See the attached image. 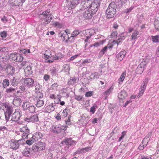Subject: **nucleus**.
<instances>
[{
	"mask_svg": "<svg viewBox=\"0 0 159 159\" xmlns=\"http://www.w3.org/2000/svg\"><path fill=\"white\" fill-rule=\"evenodd\" d=\"M6 111L5 112V116L6 122L8 121L11 117V120L15 122L17 121L20 119L22 116V111L20 110H16L15 111L12 113L13 112L12 108L8 106H5Z\"/></svg>",
	"mask_w": 159,
	"mask_h": 159,
	"instance_id": "1",
	"label": "nucleus"
},
{
	"mask_svg": "<svg viewBox=\"0 0 159 159\" xmlns=\"http://www.w3.org/2000/svg\"><path fill=\"white\" fill-rule=\"evenodd\" d=\"M117 5L114 2H112L109 5L106 11L107 17L110 18L114 17L116 13Z\"/></svg>",
	"mask_w": 159,
	"mask_h": 159,
	"instance_id": "2",
	"label": "nucleus"
},
{
	"mask_svg": "<svg viewBox=\"0 0 159 159\" xmlns=\"http://www.w3.org/2000/svg\"><path fill=\"white\" fill-rule=\"evenodd\" d=\"M49 10H47L40 14V17L43 20H44V22L43 23V25L47 24L50 22L53 18V16L51 13H49Z\"/></svg>",
	"mask_w": 159,
	"mask_h": 159,
	"instance_id": "3",
	"label": "nucleus"
},
{
	"mask_svg": "<svg viewBox=\"0 0 159 159\" xmlns=\"http://www.w3.org/2000/svg\"><path fill=\"white\" fill-rule=\"evenodd\" d=\"M25 143V140L22 139L16 141L12 140L10 142V147L12 149L16 150L18 148L20 145H23Z\"/></svg>",
	"mask_w": 159,
	"mask_h": 159,
	"instance_id": "4",
	"label": "nucleus"
},
{
	"mask_svg": "<svg viewBox=\"0 0 159 159\" xmlns=\"http://www.w3.org/2000/svg\"><path fill=\"white\" fill-rule=\"evenodd\" d=\"M100 0H94L91 3L90 7L88 9L92 14H95L98 10V7L99 6Z\"/></svg>",
	"mask_w": 159,
	"mask_h": 159,
	"instance_id": "5",
	"label": "nucleus"
},
{
	"mask_svg": "<svg viewBox=\"0 0 159 159\" xmlns=\"http://www.w3.org/2000/svg\"><path fill=\"white\" fill-rule=\"evenodd\" d=\"M22 106L24 110L28 111L30 113H33L35 111L34 106L28 102L24 103Z\"/></svg>",
	"mask_w": 159,
	"mask_h": 159,
	"instance_id": "6",
	"label": "nucleus"
},
{
	"mask_svg": "<svg viewBox=\"0 0 159 159\" xmlns=\"http://www.w3.org/2000/svg\"><path fill=\"white\" fill-rule=\"evenodd\" d=\"M61 143L64 145H66L65 148L68 149L69 146L73 145L75 144V141L72 140L71 138L67 139H65L61 142Z\"/></svg>",
	"mask_w": 159,
	"mask_h": 159,
	"instance_id": "7",
	"label": "nucleus"
},
{
	"mask_svg": "<svg viewBox=\"0 0 159 159\" xmlns=\"http://www.w3.org/2000/svg\"><path fill=\"white\" fill-rule=\"evenodd\" d=\"M148 82V79H145L143 82V84L140 88L139 92L138 95V97L139 98L142 96L146 89V87Z\"/></svg>",
	"mask_w": 159,
	"mask_h": 159,
	"instance_id": "8",
	"label": "nucleus"
},
{
	"mask_svg": "<svg viewBox=\"0 0 159 159\" xmlns=\"http://www.w3.org/2000/svg\"><path fill=\"white\" fill-rule=\"evenodd\" d=\"M20 131L23 132L22 135V139L25 140V139H27L28 136L29 134L30 131L27 127L24 126L22 128H20Z\"/></svg>",
	"mask_w": 159,
	"mask_h": 159,
	"instance_id": "9",
	"label": "nucleus"
},
{
	"mask_svg": "<svg viewBox=\"0 0 159 159\" xmlns=\"http://www.w3.org/2000/svg\"><path fill=\"white\" fill-rule=\"evenodd\" d=\"M24 85L25 86L29 88L32 87L33 86L34 80L30 78H27L24 79Z\"/></svg>",
	"mask_w": 159,
	"mask_h": 159,
	"instance_id": "10",
	"label": "nucleus"
},
{
	"mask_svg": "<svg viewBox=\"0 0 159 159\" xmlns=\"http://www.w3.org/2000/svg\"><path fill=\"white\" fill-rule=\"evenodd\" d=\"M11 57H12V60L16 62L22 61L23 58L21 54L17 53L11 54Z\"/></svg>",
	"mask_w": 159,
	"mask_h": 159,
	"instance_id": "11",
	"label": "nucleus"
},
{
	"mask_svg": "<svg viewBox=\"0 0 159 159\" xmlns=\"http://www.w3.org/2000/svg\"><path fill=\"white\" fill-rule=\"evenodd\" d=\"M25 0H9V2L11 5L15 6H20L22 5Z\"/></svg>",
	"mask_w": 159,
	"mask_h": 159,
	"instance_id": "12",
	"label": "nucleus"
},
{
	"mask_svg": "<svg viewBox=\"0 0 159 159\" xmlns=\"http://www.w3.org/2000/svg\"><path fill=\"white\" fill-rule=\"evenodd\" d=\"M52 129L54 133L59 134L61 132V125L59 124L56 125H53L52 127Z\"/></svg>",
	"mask_w": 159,
	"mask_h": 159,
	"instance_id": "13",
	"label": "nucleus"
},
{
	"mask_svg": "<svg viewBox=\"0 0 159 159\" xmlns=\"http://www.w3.org/2000/svg\"><path fill=\"white\" fill-rule=\"evenodd\" d=\"M84 32L85 33L83 32V34H85L86 35H87L86 36L87 39L90 38L91 36L93 35L94 33V30L92 29L87 30Z\"/></svg>",
	"mask_w": 159,
	"mask_h": 159,
	"instance_id": "14",
	"label": "nucleus"
},
{
	"mask_svg": "<svg viewBox=\"0 0 159 159\" xmlns=\"http://www.w3.org/2000/svg\"><path fill=\"white\" fill-rule=\"evenodd\" d=\"M6 70L7 73L8 74L12 75L15 72V69L11 65H7L6 67Z\"/></svg>",
	"mask_w": 159,
	"mask_h": 159,
	"instance_id": "15",
	"label": "nucleus"
},
{
	"mask_svg": "<svg viewBox=\"0 0 159 159\" xmlns=\"http://www.w3.org/2000/svg\"><path fill=\"white\" fill-rule=\"evenodd\" d=\"M21 102V99L18 97H15L13 101V104L17 107L20 105Z\"/></svg>",
	"mask_w": 159,
	"mask_h": 159,
	"instance_id": "16",
	"label": "nucleus"
},
{
	"mask_svg": "<svg viewBox=\"0 0 159 159\" xmlns=\"http://www.w3.org/2000/svg\"><path fill=\"white\" fill-rule=\"evenodd\" d=\"M55 106L56 103H51L46 107L47 111L48 112H50L52 111H53L55 109Z\"/></svg>",
	"mask_w": 159,
	"mask_h": 159,
	"instance_id": "17",
	"label": "nucleus"
},
{
	"mask_svg": "<svg viewBox=\"0 0 159 159\" xmlns=\"http://www.w3.org/2000/svg\"><path fill=\"white\" fill-rule=\"evenodd\" d=\"M43 136V134L40 132H36L34 135H33V138L36 141H38Z\"/></svg>",
	"mask_w": 159,
	"mask_h": 159,
	"instance_id": "18",
	"label": "nucleus"
},
{
	"mask_svg": "<svg viewBox=\"0 0 159 159\" xmlns=\"http://www.w3.org/2000/svg\"><path fill=\"white\" fill-rule=\"evenodd\" d=\"M91 2L89 0H87V1H82L81 2V3L82 5L84 7V8H89L90 6V5L91 4Z\"/></svg>",
	"mask_w": 159,
	"mask_h": 159,
	"instance_id": "19",
	"label": "nucleus"
},
{
	"mask_svg": "<svg viewBox=\"0 0 159 159\" xmlns=\"http://www.w3.org/2000/svg\"><path fill=\"white\" fill-rule=\"evenodd\" d=\"M92 13H90L89 10H87L84 12L83 16L85 18L90 19L92 18Z\"/></svg>",
	"mask_w": 159,
	"mask_h": 159,
	"instance_id": "20",
	"label": "nucleus"
},
{
	"mask_svg": "<svg viewBox=\"0 0 159 159\" xmlns=\"http://www.w3.org/2000/svg\"><path fill=\"white\" fill-rule=\"evenodd\" d=\"M82 0H72L71 1V5H70V8L71 9H73L75 7L76 5H78L79 3L81 2Z\"/></svg>",
	"mask_w": 159,
	"mask_h": 159,
	"instance_id": "21",
	"label": "nucleus"
},
{
	"mask_svg": "<svg viewBox=\"0 0 159 159\" xmlns=\"http://www.w3.org/2000/svg\"><path fill=\"white\" fill-rule=\"evenodd\" d=\"M39 151H42L45 148V144L43 142H38L36 144Z\"/></svg>",
	"mask_w": 159,
	"mask_h": 159,
	"instance_id": "22",
	"label": "nucleus"
},
{
	"mask_svg": "<svg viewBox=\"0 0 159 159\" xmlns=\"http://www.w3.org/2000/svg\"><path fill=\"white\" fill-rule=\"evenodd\" d=\"M24 71L26 74L30 75L32 74V70L31 66L29 65L24 69Z\"/></svg>",
	"mask_w": 159,
	"mask_h": 159,
	"instance_id": "23",
	"label": "nucleus"
},
{
	"mask_svg": "<svg viewBox=\"0 0 159 159\" xmlns=\"http://www.w3.org/2000/svg\"><path fill=\"white\" fill-rule=\"evenodd\" d=\"M30 151H31V149L30 148H26L23 152V154L24 156L29 157L30 154Z\"/></svg>",
	"mask_w": 159,
	"mask_h": 159,
	"instance_id": "24",
	"label": "nucleus"
},
{
	"mask_svg": "<svg viewBox=\"0 0 159 159\" xmlns=\"http://www.w3.org/2000/svg\"><path fill=\"white\" fill-rule=\"evenodd\" d=\"M11 84L13 86L16 85L19 82L17 79L15 77H13L12 79L10 80Z\"/></svg>",
	"mask_w": 159,
	"mask_h": 159,
	"instance_id": "25",
	"label": "nucleus"
},
{
	"mask_svg": "<svg viewBox=\"0 0 159 159\" xmlns=\"http://www.w3.org/2000/svg\"><path fill=\"white\" fill-rule=\"evenodd\" d=\"M139 32L137 30L134 31L131 35V39L132 40H135L137 39V38L139 37L138 35L139 34Z\"/></svg>",
	"mask_w": 159,
	"mask_h": 159,
	"instance_id": "26",
	"label": "nucleus"
},
{
	"mask_svg": "<svg viewBox=\"0 0 159 159\" xmlns=\"http://www.w3.org/2000/svg\"><path fill=\"white\" fill-rule=\"evenodd\" d=\"M144 70V67L142 66L141 65H140L138 66L136 69V73L138 74H140L143 73Z\"/></svg>",
	"mask_w": 159,
	"mask_h": 159,
	"instance_id": "27",
	"label": "nucleus"
},
{
	"mask_svg": "<svg viewBox=\"0 0 159 159\" xmlns=\"http://www.w3.org/2000/svg\"><path fill=\"white\" fill-rule=\"evenodd\" d=\"M107 48L108 47L105 46L99 52L98 56V57L99 58H101L105 53L107 52Z\"/></svg>",
	"mask_w": 159,
	"mask_h": 159,
	"instance_id": "28",
	"label": "nucleus"
},
{
	"mask_svg": "<svg viewBox=\"0 0 159 159\" xmlns=\"http://www.w3.org/2000/svg\"><path fill=\"white\" fill-rule=\"evenodd\" d=\"M126 71H125L122 73L119 79L118 83L120 84H121L125 77V76L126 75Z\"/></svg>",
	"mask_w": 159,
	"mask_h": 159,
	"instance_id": "29",
	"label": "nucleus"
},
{
	"mask_svg": "<svg viewBox=\"0 0 159 159\" xmlns=\"http://www.w3.org/2000/svg\"><path fill=\"white\" fill-rule=\"evenodd\" d=\"M76 79L75 77L71 78L68 81V84L69 85H75L76 82Z\"/></svg>",
	"mask_w": 159,
	"mask_h": 159,
	"instance_id": "30",
	"label": "nucleus"
},
{
	"mask_svg": "<svg viewBox=\"0 0 159 159\" xmlns=\"http://www.w3.org/2000/svg\"><path fill=\"white\" fill-rule=\"evenodd\" d=\"M80 34L78 30H74L73 32L71 34V36L69 38V39H74V37Z\"/></svg>",
	"mask_w": 159,
	"mask_h": 159,
	"instance_id": "31",
	"label": "nucleus"
},
{
	"mask_svg": "<svg viewBox=\"0 0 159 159\" xmlns=\"http://www.w3.org/2000/svg\"><path fill=\"white\" fill-rule=\"evenodd\" d=\"M44 104V101L43 100L38 99L36 102V106L37 107H42Z\"/></svg>",
	"mask_w": 159,
	"mask_h": 159,
	"instance_id": "32",
	"label": "nucleus"
},
{
	"mask_svg": "<svg viewBox=\"0 0 159 159\" xmlns=\"http://www.w3.org/2000/svg\"><path fill=\"white\" fill-rule=\"evenodd\" d=\"M8 48L6 47H0V60H1V54L2 52H4L7 51Z\"/></svg>",
	"mask_w": 159,
	"mask_h": 159,
	"instance_id": "33",
	"label": "nucleus"
},
{
	"mask_svg": "<svg viewBox=\"0 0 159 159\" xmlns=\"http://www.w3.org/2000/svg\"><path fill=\"white\" fill-rule=\"evenodd\" d=\"M31 122H37L38 121V117L37 115H34L30 116Z\"/></svg>",
	"mask_w": 159,
	"mask_h": 159,
	"instance_id": "34",
	"label": "nucleus"
},
{
	"mask_svg": "<svg viewBox=\"0 0 159 159\" xmlns=\"http://www.w3.org/2000/svg\"><path fill=\"white\" fill-rule=\"evenodd\" d=\"M16 89L12 87H10L6 89V92L7 93H14L16 91Z\"/></svg>",
	"mask_w": 159,
	"mask_h": 159,
	"instance_id": "35",
	"label": "nucleus"
},
{
	"mask_svg": "<svg viewBox=\"0 0 159 159\" xmlns=\"http://www.w3.org/2000/svg\"><path fill=\"white\" fill-rule=\"evenodd\" d=\"M151 38L153 43L159 42V35H157L155 36H152Z\"/></svg>",
	"mask_w": 159,
	"mask_h": 159,
	"instance_id": "36",
	"label": "nucleus"
},
{
	"mask_svg": "<svg viewBox=\"0 0 159 159\" xmlns=\"http://www.w3.org/2000/svg\"><path fill=\"white\" fill-rule=\"evenodd\" d=\"M100 74L98 72H95L94 73H92L90 76V77L91 79L98 78L100 75Z\"/></svg>",
	"mask_w": 159,
	"mask_h": 159,
	"instance_id": "37",
	"label": "nucleus"
},
{
	"mask_svg": "<svg viewBox=\"0 0 159 159\" xmlns=\"http://www.w3.org/2000/svg\"><path fill=\"white\" fill-rule=\"evenodd\" d=\"M20 54L23 53L25 55H27L28 53H30V49H22L20 51Z\"/></svg>",
	"mask_w": 159,
	"mask_h": 159,
	"instance_id": "38",
	"label": "nucleus"
},
{
	"mask_svg": "<svg viewBox=\"0 0 159 159\" xmlns=\"http://www.w3.org/2000/svg\"><path fill=\"white\" fill-rule=\"evenodd\" d=\"M154 24L155 29L159 31V20L156 19Z\"/></svg>",
	"mask_w": 159,
	"mask_h": 159,
	"instance_id": "39",
	"label": "nucleus"
},
{
	"mask_svg": "<svg viewBox=\"0 0 159 159\" xmlns=\"http://www.w3.org/2000/svg\"><path fill=\"white\" fill-rule=\"evenodd\" d=\"M113 89V87L111 86L110 88L106 91L104 93V94L106 95H109L112 91Z\"/></svg>",
	"mask_w": 159,
	"mask_h": 159,
	"instance_id": "40",
	"label": "nucleus"
},
{
	"mask_svg": "<svg viewBox=\"0 0 159 159\" xmlns=\"http://www.w3.org/2000/svg\"><path fill=\"white\" fill-rule=\"evenodd\" d=\"M70 112V110L69 109L66 108L64 109L62 112V116L64 117H66L68 115V113Z\"/></svg>",
	"mask_w": 159,
	"mask_h": 159,
	"instance_id": "41",
	"label": "nucleus"
},
{
	"mask_svg": "<svg viewBox=\"0 0 159 159\" xmlns=\"http://www.w3.org/2000/svg\"><path fill=\"white\" fill-rule=\"evenodd\" d=\"M35 141H35L34 139L32 137L31 138H30L29 140H27L26 141V143L27 144L30 145L32 144Z\"/></svg>",
	"mask_w": 159,
	"mask_h": 159,
	"instance_id": "42",
	"label": "nucleus"
},
{
	"mask_svg": "<svg viewBox=\"0 0 159 159\" xmlns=\"http://www.w3.org/2000/svg\"><path fill=\"white\" fill-rule=\"evenodd\" d=\"M31 151L34 152H35L38 151H39L36 144L34 145L31 148Z\"/></svg>",
	"mask_w": 159,
	"mask_h": 159,
	"instance_id": "43",
	"label": "nucleus"
},
{
	"mask_svg": "<svg viewBox=\"0 0 159 159\" xmlns=\"http://www.w3.org/2000/svg\"><path fill=\"white\" fill-rule=\"evenodd\" d=\"M64 70V71L68 72L70 70V65L69 64H65L63 66Z\"/></svg>",
	"mask_w": 159,
	"mask_h": 159,
	"instance_id": "44",
	"label": "nucleus"
},
{
	"mask_svg": "<svg viewBox=\"0 0 159 159\" xmlns=\"http://www.w3.org/2000/svg\"><path fill=\"white\" fill-rule=\"evenodd\" d=\"M46 152L48 153V154L47 155V157L48 159H51L53 157V154L49 150H48Z\"/></svg>",
	"mask_w": 159,
	"mask_h": 159,
	"instance_id": "45",
	"label": "nucleus"
},
{
	"mask_svg": "<svg viewBox=\"0 0 159 159\" xmlns=\"http://www.w3.org/2000/svg\"><path fill=\"white\" fill-rule=\"evenodd\" d=\"M128 0H118V4L119 6H122L127 2Z\"/></svg>",
	"mask_w": 159,
	"mask_h": 159,
	"instance_id": "46",
	"label": "nucleus"
},
{
	"mask_svg": "<svg viewBox=\"0 0 159 159\" xmlns=\"http://www.w3.org/2000/svg\"><path fill=\"white\" fill-rule=\"evenodd\" d=\"M36 93V98H42L43 97V94L40 92V91L39 92H37Z\"/></svg>",
	"mask_w": 159,
	"mask_h": 159,
	"instance_id": "47",
	"label": "nucleus"
},
{
	"mask_svg": "<svg viewBox=\"0 0 159 159\" xmlns=\"http://www.w3.org/2000/svg\"><path fill=\"white\" fill-rule=\"evenodd\" d=\"M42 86L38 84H36L35 86V89L36 90L40 91L41 89Z\"/></svg>",
	"mask_w": 159,
	"mask_h": 159,
	"instance_id": "48",
	"label": "nucleus"
},
{
	"mask_svg": "<svg viewBox=\"0 0 159 159\" xmlns=\"http://www.w3.org/2000/svg\"><path fill=\"white\" fill-rule=\"evenodd\" d=\"M145 141V139H144L143 140L142 143H143L144 141ZM146 146V144L143 145V144H141V145L139 147L138 149L140 150H143L144 148Z\"/></svg>",
	"mask_w": 159,
	"mask_h": 159,
	"instance_id": "49",
	"label": "nucleus"
},
{
	"mask_svg": "<svg viewBox=\"0 0 159 159\" xmlns=\"http://www.w3.org/2000/svg\"><path fill=\"white\" fill-rule=\"evenodd\" d=\"M124 39L125 37L124 36H122V34H121V36H120V38L118 37V38L117 39V40L116 41L117 43L118 44V43L121 41V40Z\"/></svg>",
	"mask_w": 159,
	"mask_h": 159,
	"instance_id": "50",
	"label": "nucleus"
},
{
	"mask_svg": "<svg viewBox=\"0 0 159 159\" xmlns=\"http://www.w3.org/2000/svg\"><path fill=\"white\" fill-rule=\"evenodd\" d=\"M4 85L8 86L9 84V81L7 79H4L3 81Z\"/></svg>",
	"mask_w": 159,
	"mask_h": 159,
	"instance_id": "51",
	"label": "nucleus"
},
{
	"mask_svg": "<svg viewBox=\"0 0 159 159\" xmlns=\"http://www.w3.org/2000/svg\"><path fill=\"white\" fill-rule=\"evenodd\" d=\"M116 57L118 58V60L119 61L122 60L123 58H124L123 55H122V54H120V52L118 54Z\"/></svg>",
	"mask_w": 159,
	"mask_h": 159,
	"instance_id": "52",
	"label": "nucleus"
},
{
	"mask_svg": "<svg viewBox=\"0 0 159 159\" xmlns=\"http://www.w3.org/2000/svg\"><path fill=\"white\" fill-rule=\"evenodd\" d=\"M7 32L5 31H3L0 33V35L2 38H5L7 36Z\"/></svg>",
	"mask_w": 159,
	"mask_h": 159,
	"instance_id": "53",
	"label": "nucleus"
},
{
	"mask_svg": "<svg viewBox=\"0 0 159 159\" xmlns=\"http://www.w3.org/2000/svg\"><path fill=\"white\" fill-rule=\"evenodd\" d=\"M63 56L61 55L60 53H59L57 56H56L54 57L55 59L56 60H59L61 58H62Z\"/></svg>",
	"mask_w": 159,
	"mask_h": 159,
	"instance_id": "54",
	"label": "nucleus"
},
{
	"mask_svg": "<svg viewBox=\"0 0 159 159\" xmlns=\"http://www.w3.org/2000/svg\"><path fill=\"white\" fill-rule=\"evenodd\" d=\"M50 72L51 74L53 75H55L56 74V69L55 68L53 67L50 70Z\"/></svg>",
	"mask_w": 159,
	"mask_h": 159,
	"instance_id": "55",
	"label": "nucleus"
},
{
	"mask_svg": "<svg viewBox=\"0 0 159 159\" xmlns=\"http://www.w3.org/2000/svg\"><path fill=\"white\" fill-rule=\"evenodd\" d=\"M48 51H47L44 55V57L46 59H48L49 57V55H51V52L49 53V54H47Z\"/></svg>",
	"mask_w": 159,
	"mask_h": 159,
	"instance_id": "56",
	"label": "nucleus"
},
{
	"mask_svg": "<svg viewBox=\"0 0 159 159\" xmlns=\"http://www.w3.org/2000/svg\"><path fill=\"white\" fill-rule=\"evenodd\" d=\"M30 118V116H28L24 118L23 120L25 121L28 122H30L31 121Z\"/></svg>",
	"mask_w": 159,
	"mask_h": 159,
	"instance_id": "57",
	"label": "nucleus"
},
{
	"mask_svg": "<svg viewBox=\"0 0 159 159\" xmlns=\"http://www.w3.org/2000/svg\"><path fill=\"white\" fill-rule=\"evenodd\" d=\"M96 106V105H94L90 109V111L94 113L95 112V108Z\"/></svg>",
	"mask_w": 159,
	"mask_h": 159,
	"instance_id": "58",
	"label": "nucleus"
},
{
	"mask_svg": "<svg viewBox=\"0 0 159 159\" xmlns=\"http://www.w3.org/2000/svg\"><path fill=\"white\" fill-rule=\"evenodd\" d=\"M71 13L70 12H66L64 13V15L66 17H69L70 16Z\"/></svg>",
	"mask_w": 159,
	"mask_h": 159,
	"instance_id": "59",
	"label": "nucleus"
},
{
	"mask_svg": "<svg viewBox=\"0 0 159 159\" xmlns=\"http://www.w3.org/2000/svg\"><path fill=\"white\" fill-rule=\"evenodd\" d=\"M53 25L56 26H57L58 27L61 28V25L59 22H56L54 23H53Z\"/></svg>",
	"mask_w": 159,
	"mask_h": 159,
	"instance_id": "60",
	"label": "nucleus"
},
{
	"mask_svg": "<svg viewBox=\"0 0 159 159\" xmlns=\"http://www.w3.org/2000/svg\"><path fill=\"white\" fill-rule=\"evenodd\" d=\"M92 95V92L91 91H89L86 93L85 96L87 97H89L91 96Z\"/></svg>",
	"mask_w": 159,
	"mask_h": 159,
	"instance_id": "61",
	"label": "nucleus"
},
{
	"mask_svg": "<svg viewBox=\"0 0 159 159\" xmlns=\"http://www.w3.org/2000/svg\"><path fill=\"white\" fill-rule=\"evenodd\" d=\"M129 9H127L125 10L124 12L125 13H126V15H127V16H126V17L128 19L129 18V16H128L129 13Z\"/></svg>",
	"mask_w": 159,
	"mask_h": 159,
	"instance_id": "62",
	"label": "nucleus"
},
{
	"mask_svg": "<svg viewBox=\"0 0 159 159\" xmlns=\"http://www.w3.org/2000/svg\"><path fill=\"white\" fill-rule=\"evenodd\" d=\"M91 147H86L84 148V152H87L89 151V150H91Z\"/></svg>",
	"mask_w": 159,
	"mask_h": 159,
	"instance_id": "63",
	"label": "nucleus"
},
{
	"mask_svg": "<svg viewBox=\"0 0 159 159\" xmlns=\"http://www.w3.org/2000/svg\"><path fill=\"white\" fill-rule=\"evenodd\" d=\"M66 35H67V36L68 35L66 32H65V33H62L60 37H63V39H65L66 38Z\"/></svg>",
	"mask_w": 159,
	"mask_h": 159,
	"instance_id": "64",
	"label": "nucleus"
}]
</instances>
